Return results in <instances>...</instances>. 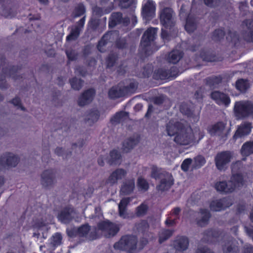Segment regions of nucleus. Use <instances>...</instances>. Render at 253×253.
I'll use <instances>...</instances> for the list:
<instances>
[{
  "label": "nucleus",
  "instance_id": "f257e3e1",
  "mask_svg": "<svg viewBox=\"0 0 253 253\" xmlns=\"http://www.w3.org/2000/svg\"><path fill=\"white\" fill-rule=\"evenodd\" d=\"M232 175L228 182L226 181H218L214 184L217 191L223 194H228L233 192L237 183V164L233 163L231 166Z\"/></svg>",
  "mask_w": 253,
  "mask_h": 253
},
{
  "label": "nucleus",
  "instance_id": "f03ea898",
  "mask_svg": "<svg viewBox=\"0 0 253 253\" xmlns=\"http://www.w3.org/2000/svg\"><path fill=\"white\" fill-rule=\"evenodd\" d=\"M151 176L155 179H160V184L157 186L158 190H168L173 184V178L170 173L166 171L160 172L156 168H152Z\"/></svg>",
  "mask_w": 253,
  "mask_h": 253
},
{
  "label": "nucleus",
  "instance_id": "7ed1b4c3",
  "mask_svg": "<svg viewBox=\"0 0 253 253\" xmlns=\"http://www.w3.org/2000/svg\"><path fill=\"white\" fill-rule=\"evenodd\" d=\"M174 141L180 145H188L194 140V135L193 130L190 126L185 125L180 131L176 135Z\"/></svg>",
  "mask_w": 253,
  "mask_h": 253
},
{
  "label": "nucleus",
  "instance_id": "20e7f679",
  "mask_svg": "<svg viewBox=\"0 0 253 253\" xmlns=\"http://www.w3.org/2000/svg\"><path fill=\"white\" fill-rule=\"evenodd\" d=\"M20 161L19 156L12 152H6L0 155V167L10 169L16 167Z\"/></svg>",
  "mask_w": 253,
  "mask_h": 253
},
{
  "label": "nucleus",
  "instance_id": "39448f33",
  "mask_svg": "<svg viewBox=\"0 0 253 253\" xmlns=\"http://www.w3.org/2000/svg\"><path fill=\"white\" fill-rule=\"evenodd\" d=\"M137 240L134 236L123 237L120 241L114 245L115 249L126 251H133L136 248Z\"/></svg>",
  "mask_w": 253,
  "mask_h": 253
},
{
  "label": "nucleus",
  "instance_id": "423d86ee",
  "mask_svg": "<svg viewBox=\"0 0 253 253\" xmlns=\"http://www.w3.org/2000/svg\"><path fill=\"white\" fill-rule=\"evenodd\" d=\"M40 183L42 187L50 189L53 187L56 182L55 171L52 169L43 170L40 175Z\"/></svg>",
  "mask_w": 253,
  "mask_h": 253
},
{
  "label": "nucleus",
  "instance_id": "0eeeda50",
  "mask_svg": "<svg viewBox=\"0 0 253 253\" xmlns=\"http://www.w3.org/2000/svg\"><path fill=\"white\" fill-rule=\"evenodd\" d=\"M233 154L230 151H222L218 153L215 158L214 162L217 169L219 171H225L227 169V164L231 161Z\"/></svg>",
  "mask_w": 253,
  "mask_h": 253
},
{
  "label": "nucleus",
  "instance_id": "6e6552de",
  "mask_svg": "<svg viewBox=\"0 0 253 253\" xmlns=\"http://www.w3.org/2000/svg\"><path fill=\"white\" fill-rule=\"evenodd\" d=\"M253 119V103L251 101H238V119Z\"/></svg>",
  "mask_w": 253,
  "mask_h": 253
},
{
  "label": "nucleus",
  "instance_id": "1a4fd4ad",
  "mask_svg": "<svg viewBox=\"0 0 253 253\" xmlns=\"http://www.w3.org/2000/svg\"><path fill=\"white\" fill-rule=\"evenodd\" d=\"M160 20L161 24L166 28H170L174 26L175 21L172 9L169 7L164 8L161 12Z\"/></svg>",
  "mask_w": 253,
  "mask_h": 253
},
{
  "label": "nucleus",
  "instance_id": "9d476101",
  "mask_svg": "<svg viewBox=\"0 0 253 253\" xmlns=\"http://www.w3.org/2000/svg\"><path fill=\"white\" fill-rule=\"evenodd\" d=\"M98 228V230H101L104 236L107 238L114 236L119 230V228L116 225L109 221L99 223Z\"/></svg>",
  "mask_w": 253,
  "mask_h": 253
},
{
  "label": "nucleus",
  "instance_id": "9b49d317",
  "mask_svg": "<svg viewBox=\"0 0 253 253\" xmlns=\"http://www.w3.org/2000/svg\"><path fill=\"white\" fill-rule=\"evenodd\" d=\"M0 14L5 18H11L16 14L13 4L9 0H0Z\"/></svg>",
  "mask_w": 253,
  "mask_h": 253
},
{
  "label": "nucleus",
  "instance_id": "f8f14e48",
  "mask_svg": "<svg viewBox=\"0 0 253 253\" xmlns=\"http://www.w3.org/2000/svg\"><path fill=\"white\" fill-rule=\"evenodd\" d=\"M129 23V19L128 17H123L122 13L116 12L112 13L109 22V26L110 27H114L117 25L121 24L127 25Z\"/></svg>",
  "mask_w": 253,
  "mask_h": 253
},
{
  "label": "nucleus",
  "instance_id": "ddd939ff",
  "mask_svg": "<svg viewBox=\"0 0 253 253\" xmlns=\"http://www.w3.org/2000/svg\"><path fill=\"white\" fill-rule=\"evenodd\" d=\"M62 236L59 233H56L51 239V243L47 246H41L40 250L44 253H51L55 247L61 243Z\"/></svg>",
  "mask_w": 253,
  "mask_h": 253
},
{
  "label": "nucleus",
  "instance_id": "4468645a",
  "mask_svg": "<svg viewBox=\"0 0 253 253\" xmlns=\"http://www.w3.org/2000/svg\"><path fill=\"white\" fill-rule=\"evenodd\" d=\"M210 216V213L207 210H201L199 212L194 213L197 224L201 227L205 226L208 224Z\"/></svg>",
  "mask_w": 253,
  "mask_h": 253
},
{
  "label": "nucleus",
  "instance_id": "2eb2a0df",
  "mask_svg": "<svg viewBox=\"0 0 253 253\" xmlns=\"http://www.w3.org/2000/svg\"><path fill=\"white\" fill-rule=\"evenodd\" d=\"M126 171L122 168L117 169L109 176L107 182L111 185L117 184L118 181L122 179L126 175Z\"/></svg>",
  "mask_w": 253,
  "mask_h": 253
},
{
  "label": "nucleus",
  "instance_id": "dca6fc26",
  "mask_svg": "<svg viewBox=\"0 0 253 253\" xmlns=\"http://www.w3.org/2000/svg\"><path fill=\"white\" fill-rule=\"evenodd\" d=\"M95 93V90L92 88L84 91L78 99V105L83 107L90 103L92 101Z\"/></svg>",
  "mask_w": 253,
  "mask_h": 253
},
{
  "label": "nucleus",
  "instance_id": "f3484780",
  "mask_svg": "<svg viewBox=\"0 0 253 253\" xmlns=\"http://www.w3.org/2000/svg\"><path fill=\"white\" fill-rule=\"evenodd\" d=\"M157 29L154 28H149L144 33L141 40V45L147 48L149 43L155 39ZM147 50L146 48L145 52Z\"/></svg>",
  "mask_w": 253,
  "mask_h": 253
},
{
  "label": "nucleus",
  "instance_id": "a211bd4d",
  "mask_svg": "<svg viewBox=\"0 0 253 253\" xmlns=\"http://www.w3.org/2000/svg\"><path fill=\"white\" fill-rule=\"evenodd\" d=\"M211 99L214 100L219 105L227 106L230 103V100L228 96L220 91H214L210 94Z\"/></svg>",
  "mask_w": 253,
  "mask_h": 253
},
{
  "label": "nucleus",
  "instance_id": "6ab92c4d",
  "mask_svg": "<svg viewBox=\"0 0 253 253\" xmlns=\"http://www.w3.org/2000/svg\"><path fill=\"white\" fill-rule=\"evenodd\" d=\"M135 188L134 178H128L125 179L120 189V194L122 195H128L133 192Z\"/></svg>",
  "mask_w": 253,
  "mask_h": 253
},
{
  "label": "nucleus",
  "instance_id": "aec40b11",
  "mask_svg": "<svg viewBox=\"0 0 253 253\" xmlns=\"http://www.w3.org/2000/svg\"><path fill=\"white\" fill-rule=\"evenodd\" d=\"M231 205L232 203L228 199L223 198L212 201L210 204V208L211 210L217 211L229 207Z\"/></svg>",
  "mask_w": 253,
  "mask_h": 253
},
{
  "label": "nucleus",
  "instance_id": "412c9836",
  "mask_svg": "<svg viewBox=\"0 0 253 253\" xmlns=\"http://www.w3.org/2000/svg\"><path fill=\"white\" fill-rule=\"evenodd\" d=\"M226 124L223 123V122H219L217 123L210 126L208 128V131L211 135H218L219 136H221L223 138L224 140L225 139L224 137H226V134L224 135V137L223 136V132L225 129Z\"/></svg>",
  "mask_w": 253,
  "mask_h": 253
},
{
  "label": "nucleus",
  "instance_id": "4be33fe9",
  "mask_svg": "<svg viewBox=\"0 0 253 253\" xmlns=\"http://www.w3.org/2000/svg\"><path fill=\"white\" fill-rule=\"evenodd\" d=\"M184 126L185 125L181 122L170 120L167 125L168 134L169 136L177 135L178 131H180V129L183 128Z\"/></svg>",
  "mask_w": 253,
  "mask_h": 253
},
{
  "label": "nucleus",
  "instance_id": "5701e85b",
  "mask_svg": "<svg viewBox=\"0 0 253 253\" xmlns=\"http://www.w3.org/2000/svg\"><path fill=\"white\" fill-rule=\"evenodd\" d=\"M122 155L120 152L116 150L111 151L106 159L107 163L110 166L120 165L122 163Z\"/></svg>",
  "mask_w": 253,
  "mask_h": 253
},
{
  "label": "nucleus",
  "instance_id": "b1692460",
  "mask_svg": "<svg viewBox=\"0 0 253 253\" xmlns=\"http://www.w3.org/2000/svg\"><path fill=\"white\" fill-rule=\"evenodd\" d=\"M76 212L72 208H66L58 215V219L64 223H69L75 217Z\"/></svg>",
  "mask_w": 253,
  "mask_h": 253
},
{
  "label": "nucleus",
  "instance_id": "393cba45",
  "mask_svg": "<svg viewBox=\"0 0 253 253\" xmlns=\"http://www.w3.org/2000/svg\"><path fill=\"white\" fill-rule=\"evenodd\" d=\"M155 6L152 0H148L142 7V14L145 19L152 18L155 15Z\"/></svg>",
  "mask_w": 253,
  "mask_h": 253
},
{
  "label": "nucleus",
  "instance_id": "a878e982",
  "mask_svg": "<svg viewBox=\"0 0 253 253\" xmlns=\"http://www.w3.org/2000/svg\"><path fill=\"white\" fill-rule=\"evenodd\" d=\"M117 35L116 32H109L106 33L99 42L97 48L101 52L104 51L103 46L108 42H111L114 37Z\"/></svg>",
  "mask_w": 253,
  "mask_h": 253
},
{
  "label": "nucleus",
  "instance_id": "bb28decb",
  "mask_svg": "<svg viewBox=\"0 0 253 253\" xmlns=\"http://www.w3.org/2000/svg\"><path fill=\"white\" fill-rule=\"evenodd\" d=\"M223 78L221 76H212L208 77L204 80V83L206 85L211 89L216 88L218 85L221 83Z\"/></svg>",
  "mask_w": 253,
  "mask_h": 253
},
{
  "label": "nucleus",
  "instance_id": "cd10ccee",
  "mask_svg": "<svg viewBox=\"0 0 253 253\" xmlns=\"http://www.w3.org/2000/svg\"><path fill=\"white\" fill-rule=\"evenodd\" d=\"M173 248L177 251H184L186 250L189 245L188 239L184 236H182L173 242Z\"/></svg>",
  "mask_w": 253,
  "mask_h": 253
},
{
  "label": "nucleus",
  "instance_id": "c85d7f7f",
  "mask_svg": "<svg viewBox=\"0 0 253 253\" xmlns=\"http://www.w3.org/2000/svg\"><path fill=\"white\" fill-rule=\"evenodd\" d=\"M123 86L119 85L112 87L108 91V95L110 98L116 99L126 95Z\"/></svg>",
  "mask_w": 253,
  "mask_h": 253
},
{
  "label": "nucleus",
  "instance_id": "c756f323",
  "mask_svg": "<svg viewBox=\"0 0 253 253\" xmlns=\"http://www.w3.org/2000/svg\"><path fill=\"white\" fill-rule=\"evenodd\" d=\"M180 112L183 115L187 116V117L192 119L194 122H196L198 120V117L195 115L193 110L190 108L189 105L185 103L181 104L180 107Z\"/></svg>",
  "mask_w": 253,
  "mask_h": 253
},
{
  "label": "nucleus",
  "instance_id": "7c9ffc66",
  "mask_svg": "<svg viewBox=\"0 0 253 253\" xmlns=\"http://www.w3.org/2000/svg\"><path fill=\"white\" fill-rule=\"evenodd\" d=\"M183 53L179 50L175 49L169 52L167 56V61L173 64H176L182 58Z\"/></svg>",
  "mask_w": 253,
  "mask_h": 253
},
{
  "label": "nucleus",
  "instance_id": "2f4dec72",
  "mask_svg": "<svg viewBox=\"0 0 253 253\" xmlns=\"http://www.w3.org/2000/svg\"><path fill=\"white\" fill-rule=\"evenodd\" d=\"M138 143V139L135 138L130 137L126 139L123 143V151L125 153L129 152Z\"/></svg>",
  "mask_w": 253,
  "mask_h": 253
},
{
  "label": "nucleus",
  "instance_id": "473e14b6",
  "mask_svg": "<svg viewBox=\"0 0 253 253\" xmlns=\"http://www.w3.org/2000/svg\"><path fill=\"white\" fill-rule=\"evenodd\" d=\"M241 154L244 157L253 154V140L245 142L242 146Z\"/></svg>",
  "mask_w": 253,
  "mask_h": 253
},
{
  "label": "nucleus",
  "instance_id": "72a5a7b5",
  "mask_svg": "<svg viewBox=\"0 0 253 253\" xmlns=\"http://www.w3.org/2000/svg\"><path fill=\"white\" fill-rule=\"evenodd\" d=\"M252 124L246 122L238 126V137H243L249 134L251 132Z\"/></svg>",
  "mask_w": 253,
  "mask_h": 253
},
{
  "label": "nucleus",
  "instance_id": "f704fd0d",
  "mask_svg": "<svg viewBox=\"0 0 253 253\" xmlns=\"http://www.w3.org/2000/svg\"><path fill=\"white\" fill-rule=\"evenodd\" d=\"M99 117V112L97 111H92L88 113L85 119V123L88 126H92L96 122Z\"/></svg>",
  "mask_w": 253,
  "mask_h": 253
},
{
  "label": "nucleus",
  "instance_id": "c9c22d12",
  "mask_svg": "<svg viewBox=\"0 0 253 253\" xmlns=\"http://www.w3.org/2000/svg\"><path fill=\"white\" fill-rule=\"evenodd\" d=\"M130 201V199L129 198H125L121 201L119 204V215L124 218L127 216L126 208Z\"/></svg>",
  "mask_w": 253,
  "mask_h": 253
},
{
  "label": "nucleus",
  "instance_id": "e433bc0d",
  "mask_svg": "<svg viewBox=\"0 0 253 253\" xmlns=\"http://www.w3.org/2000/svg\"><path fill=\"white\" fill-rule=\"evenodd\" d=\"M128 118V113L124 111H121L116 114V115L111 119L113 124H117L122 123Z\"/></svg>",
  "mask_w": 253,
  "mask_h": 253
},
{
  "label": "nucleus",
  "instance_id": "4c0bfd02",
  "mask_svg": "<svg viewBox=\"0 0 253 253\" xmlns=\"http://www.w3.org/2000/svg\"><path fill=\"white\" fill-rule=\"evenodd\" d=\"M86 9L84 5L82 3H79L75 7L72 12V16L74 18L80 17L84 14Z\"/></svg>",
  "mask_w": 253,
  "mask_h": 253
},
{
  "label": "nucleus",
  "instance_id": "58836bf2",
  "mask_svg": "<svg viewBox=\"0 0 253 253\" xmlns=\"http://www.w3.org/2000/svg\"><path fill=\"white\" fill-rule=\"evenodd\" d=\"M174 232L173 230L163 229L159 233V242L162 243L169 238Z\"/></svg>",
  "mask_w": 253,
  "mask_h": 253
},
{
  "label": "nucleus",
  "instance_id": "ea45409f",
  "mask_svg": "<svg viewBox=\"0 0 253 253\" xmlns=\"http://www.w3.org/2000/svg\"><path fill=\"white\" fill-rule=\"evenodd\" d=\"M250 87V83L248 79H238V91L245 93Z\"/></svg>",
  "mask_w": 253,
  "mask_h": 253
},
{
  "label": "nucleus",
  "instance_id": "a19ab883",
  "mask_svg": "<svg viewBox=\"0 0 253 253\" xmlns=\"http://www.w3.org/2000/svg\"><path fill=\"white\" fill-rule=\"evenodd\" d=\"M156 79L165 80L170 77L169 71L163 69H158L155 73Z\"/></svg>",
  "mask_w": 253,
  "mask_h": 253
},
{
  "label": "nucleus",
  "instance_id": "79ce46f5",
  "mask_svg": "<svg viewBox=\"0 0 253 253\" xmlns=\"http://www.w3.org/2000/svg\"><path fill=\"white\" fill-rule=\"evenodd\" d=\"M70 83L73 89L79 90L83 87L84 81L77 78H73L70 80Z\"/></svg>",
  "mask_w": 253,
  "mask_h": 253
},
{
  "label": "nucleus",
  "instance_id": "37998d69",
  "mask_svg": "<svg viewBox=\"0 0 253 253\" xmlns=\"http://www.w3.org/2000/svg\"><path fill=\"white\" fill-rule=\"evenodd\" d=\"M54 153L58 156L63 159H67L72 155V152L70 150H65L62 147H57L54 150Z\"/></svg>",
  "mask_w": 253,
  "mask_h": 253
},
{
  "label": "nucleus",
  "instance_id": "c03bdc74",
  "mask_svg": "<svg viewBox=\"0 0 253 253\" xmlns=\"http://www.w3.org/2000/svg\"><path fill=\"white\" fill-rule=\"evenodd\" d=\"M153 69L152 66L150 64H148L143 67L141 71L139 73V76L140 77L143 78L149 77L153 72Z\"/></svg>",
  "mask_w": 253,
  "mask_h": 253
},
{
  "label": "nucleus",
  "instance_id": "a18cd8bd",
  "mask_svg": "<svg viewBox=\"0 0 253 253\" xmlns=\"http://www.w3.org/2000/svg\"><path fill=\"white\" fill-rule=\"evenodd\" d=\"M197 27L196 23L194 19L188 17L186 20V23L185 26L186 30L189 33L193 32Z\"/></svg>",
  "mask_w": 253,
  "mask_h": 253
},
{
  "label": "nucleus",
  "instance_id": "49530a36",
  "mask_svg": "<svg viewBox=\"0 0 253 253\" xmlns=\"http://www.w3.org/2000/svg\"><path fill=\"white\" fill-rule=\"evenodd\" d=\"M117 59V54L114 53H110L106 60L107 67L108 68L113 67Z\"/></svg>",
  "mask_w": 253,
  "mask_h": 253
},
{
  "label": "nucleus",
  "instance_id": "de8ad7c7",
  "mask_svg": "<svg viewBox=\"0 0 253 253\" xmlns=\"http://www.w3.org/2000/svg\"><path fill=\"white\" fill-rule=\"evenodd\" d=\"M126 95L130 94L135 92L137 88V83L135 82H131L129 85L125 86H123Z\"/></svg>",
  "mask_w": 253,
  "mask_h": 253
},
{
  "label": "nucleus",
  "instance_id": "09e8293b",
  "mask_svg": "<svg viewBox=\"0 0 253 253\" xmlns=\"http://www.w3.org/2000/svg\"><path fill=\"white\" fill-rule=\"evenodd\" d=\"M224 36L225 33L222 30L217 29L213 32L212 39L215 42L220 41L224 38Z\"/></svg>",
  "mask_w": 253,
  "mask_h": 253
},
{
  "label": "nucleus",
  "instance_id": "8fccbe9b",
  "mask_svg": "<svg viewBox=\"0 0 253 253\" xmlns=\"http://www.w3.org/2000/svg\"><path fill=\"white\" fill-rule=\"evenodd\" d=\"M80 34L78 28H72L70 34L67 37L66 40L68 42L74 41L78 39Z\"/></svg>",
  "mask_w": 253,
  "mask_h": 253
},
{
  "label": "nucleus",
  "instance_id": "3c124183",
  "mask_svg": "<svg viewBox=\"0 0 253 253\" xmlns=\"http://www.w3.org/2000/svg\"><path fill=\"white\" fill-rule=\"evenodd\" d=\"M244 23L249 30L248 36L250 37V40L251 41H253V19H246L244 21Z\"/></svg>",
  "mask_w": 253,
  "mask_h": 253
},
{
  "label": "nucleus",
  "instance_id": "603ef678",
  "mask_svg": "<svg viewBox=\"0 0 253 253\" xmlns=\"http://www.w3.org/2000/svg\"><path fill=\"white\" fill-rule=\"evenodd\" d=\"M137 186L138 188L144 192L146 191L149 188V184L147 181L142 177L137 179Z\"/></svg>",
  "mask_w": 253,
  "mask_h": 253
},
{
  "label": "nucleus",
  "instance_id": "864d4df0",
  "mask_svg": "<svg viewBox=\"0 0 253 253\" xmlns=\"http://www.w3.org/2000/svg\"><path fill=\"white\" fill-rule=\"evenodd\" d=\"M18 70L17 67L9 66L3 69L2 73L5 75L4 77L12 76Z\"/></svg>",
  "mask_w": 253,
  "mask_h": 253
},
{
  "label": "nucleus",
  "instance_id": "5fc2aeb1",
  "mask_svg": "<svg viewBox=\"0 0 253 253\" xmlns=\"http://www.w3.org/2000/svg\"><path fill=\"white\" fill-rule=\"evenodd\" d=\"M66 55L70 61L76 60L78 56V52L74 49L69 48L66 50Z\"/></svg>",
  "mask_w": 253,
  "mask_h": 253
},
{
  "label": "nucleus",
  "instance_id": "6e6d98bb",
  "mask_svg": "<svg viewBox=\"0 0 253 253\" xmlns=\"http://www.w3.org/2000/svg\"><path fill=\"white\" fill-rule=\"evenodd\" d=\"M78 235L80 237L85 236L90 230V226L88 224L83 225L78 228Z\"/></svg>",
  "mask_w": 253,
  "mask_h": 253
},
{
  "label": "nucleus",
  "instance_id": "4d7b16f0",
  "mask_svg": "<svg viewBox=\"0 0 253 253\" xmlns=\"http://www.w3.org/2000/svg\"><path fill=\"white\" fill-rule=\"evenodd\" d=\"M136 228L139 232L143 233L149 228V224L146 221L143 220L136 225Z\"/></svg>",
  "mask_w": 253,
  "mask_h": 253
},
{
  "label": "nucleus",
  "instance_id": "13d9d810",
  "mask_svg": "<svg viewBox=\"0 0 253 253\" xmlns=\"http://www.w3.org/2000/svg\"><path fill=\"white\" fill-rule=\"evenodd\" d=\"M236 244L229 242L223 248L224 253H235Z\"/></svg>",
  "mask_w": 253,
  "mask_h": 253
},
{
  "label": "nucleus",
  "instance_id": "bf43d9fd",
  "mask_svg": "<svg viewBox=\"0 0 253 253\" xmlns=\"http://www.w3.org/2000/svg\"><path fill=\"white\" fill-rule=\"evenodd\" d=\"M116 44L118 48L125 49L127 47V43L126 38H120L116 42Z\"/></svg>",
  "mask_w": 253,
  "mask_h": 253
},
{
  "label": "nucleus",
  "instance_id": "052dcab7",
  "mask_svg": "<svg viewBox=\"0 0 253 253\" xmlns=\"http://www.w3.org/2000/svg\"><path fill=\"white\" fill-rule=\"evenodd\" d=\"M148 210V207L146 205L144 204H141L137 208V215L140 216L146 214Z\"/></svg>",
  "mask_w": 253,
  "mask_h": 253
},
{
  "label": "nucleus",
  "instance_id": "680f3d73",
  "mask_svg": "<svg viewBox=\"0 0 253 253\" xmlns=\"http://www.w3.org/2000/svg\"><path fill=\"white\" fill-rule=\"evenodd\" d=\"M201 57L203 60L208 62H214L216 61L215 56L209 54H206L204 52L201 53Z\"/></svg>",
  "mask_w": 253,
  "mask_h": 253
},
{
  "label": "nucleus",
  "instance_id": "e2e57ef3",
  "mask_svg": "<svg viewBox=\"0 0 253 253\" xmlns=\"http://www.w3.org/2000/svg\"><path fill=\"white\" fill-rule=\"evenodd\" d=\"M205 4L208 6L213 7L218 5L221 0H203Z\"/></svg>",
  "mask_w": 253,
  "mask_h": 253
},
{
  "label": "nucleus",
  "instance_id": "0e129e2a",
  "mask_svg": "<svg viewBox=\"0 0 253 253\" xmlns=\"http://www.w3.org/2000/svg\"><path fill=\"white\" fill-rule=\"evenodd\" d=\"M134 2V0H121L120 5L121 8H127L131 6Z\"/></svg>",
  "mask_w": 253,
  "mask_h": 253
},
{
  "label": "nucleus",
  "instance_id": "69168bd1",
  "mask_svg": "<svg viewBox=\"0 0 253 253\" xmlns=\"http://www.w3.org/2000/svg\"><path fill=\"white\" fill-rule=\"evenodd\" d=\"M195 162L197 167H200L205 164L206 160L204 157L198 156L195 158Z\"/></svg>",
  "mask_w": 253,
  "mask_h": 253
},
{
  "label": "nucleus",
  "instance_id": "338daca9",
  "mask_svg": "<svg viewBox=\"0 0 253 253\" xmlns=\"http://www.w3.org/2000/svg\"><path fill=\"white\" fill-rule=\"evenodd\" d=\"M192 163V160L191 159H185L182 163L181 168V169L184 171H187L188 169L189 166Z\"/></svg>",
  "mask_w": 253,
  "mask_h": 253
},
{
  "label": "nucleus",
  "instance_id": "774afa93",
  "mask_svg": "<svg viewBox=\"0 0 253 253\" xmlns=\"http://www.w3.org/2000/svg\"><path fill=\"white\" fill-rule=\"evenodd\" d=\"M195 253H214L207 247H200L197 249Z\"/></svg>",
  "mask_w": 253,
  "mask_h": 253
}]
</instances>
